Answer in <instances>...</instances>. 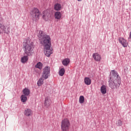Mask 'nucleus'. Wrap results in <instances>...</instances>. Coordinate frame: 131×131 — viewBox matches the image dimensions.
<instances>
[{"label": "nucleus", "mask_w": 131, "mask_h": 131, "mask_svg": "<svg viewBox=\"0 0 131 131\" xmlns=\"http://www.w3.org/2000/svg\"><path fill=\"white\" fill-rule=\"evenodd\" d=\"M38 37L40 42L44 47V53L47 57H50L53 54V49L51 48V38L50 36L45 34L42 31H39Z\"/></svg>", "instance_id": "nucleus-1"}, {"label": "nucleus", "mask_w": 131, "mask_h": 131, "mask_svg": "<svg viewBox=\"0 0 131 131\" xmlns=\"http://www.w3.org/2000/svg\"><path fill=\"white\" fill-rule=\"evenodd\" d=\"M121 83V79L117 73V72L113 70L111 71L110 74V78L108 80V85L112 90H115L117 88H119Z\"/></svg>", "instance_id": "nucleus-2"}, {"label": "nucleus", "mask_w": 131, "mask_h": 131, "mask_svg": "<svg viewBox=\"0 0 131 131\" xmlns=\"http://www.w3.org/2000/svg\"><path fill=\"white\" fill-rule=\"evenodd\" d=\"M23 49L26 55L27 56H32L33 50H34V43L31 40L30 38H28L23 42Z\"/></svg>", "instance_id": "nucleus-3"}, {"label": "nucleus", "mask_w": 131, "mask_h": 131, "mask_svg": "<svg viewBox=\"0 0 131 131\" xmlns=\"http://www.w3.org/2000/svg\"><path fill=\"white\" fill-rule=\"evenodd\" d=\"M70 127V121L67 118L63 119L61 122V128L62 131H68Z\"/></svg>", "instance_id": "nucleus-4"}, {"label": "nucleus", "mask_w": 131, "mask_h": 131, "mask_svg": "<svg viewBox=\"0 0 131 131\" xmlns=\"http://www.w3.org/2000/svg\"><path fill=\"white\" fill-rule=\"evenodd\" d=\"M30 15L34 20H38L40 16V12L37 8H34L30 12Z\"/></svg>", "instance_id": "nucleus-5"}, {"label": "nucleus", "mask_w": 131, "mask_h": 131, "mask_svg": "<svg viewBox=\"0 0 131 131\" xmlns=\"http://www.w3.org/2000/svg\"><path fill=\"white\" fill-rule=\"evenodd\" d=\"M50 71L51 69L50 68V67H46L43 69L42 76L45 79H48V78H49Z\"/></svg>", "instance_id": "nucleus-6"}, {"label": "nucleus", "mask_w": 131, "mask_h": 131, "mask_svg": "<svg viewBox=\"0 0 131 131\" xmlns=\"http://www.w3.org/2000/svg\"><path fill=\"white\" fill-rule=\"evenodd\" d=\"M10 29L0 23V34L2 33H9Z\"/></svg>", "instance_id": "nucleus-7"}, {"label": "nucleus", "mask_w": 131, "mask_h": 131, "mask_svg": "<svg viewBox=\"0 0 131 131\" xmlns=\"http://www.w3.org/2000/svg\"><path fill=\"white\" fill-rule=\"evenodd\" d=\"M119 42L122 45L124 48H126L128 45L127 41L123 37H120L118 39Z\"/></svg>", "instance_id": "nucleus-8"}, {"label": "nucleus", "mask_w": 131, "mask_h": 131, "mask_svg": "<svg viewBox=\"0 0 131 131\" xmlns=\"http://www.w3.org/2000/svg\"><path fill=\"white\" fill-rule=\"evenodd\" d=\"M93 58L95 60V61H97V62L100 61L101 60H102V57H101V55L98 53H95L93 54Z\"/></svg>", "instance_id": "nucleus-9"}, {"label": "nucleus", "mask_w": 131, "mask_h": 131, "mask_svg": "<svg viewBox=\"0 0 131 131\" xmlns=\"http://www.w3.org/2000/svg\"><path fill=\"white\" fill-rule=\"evenodd\" d=\"M32 114H33V112H32V110H31V109L26 108L25 110V115L26 116L29 117V116H32Z\"/></svg>", "instance_id": "nucleus-10"}, {"label": "nucleus", "mask_w": 131, "mask_h": 131, "mask_svg": "<svg viewBox=\"0 0 131 131\" xmlns=\"http://www.w3.org/2000/svg\"><path fill=\"white\" fill-rule=\"evenodd\" d=\"M44 14L43 15V18L44 20H46V21H48L49 19H50L51 17V14H50V12L46 11L44 12Z\"/></svg>", "instance_id": "nucleus-11"}, {"label": "nucleus", "mask_w": 131, "mask_h": 131, "mask_svg": "<svg viewBox=\"0 0 131 131\" xmlns=\"http://www.w3.org/2000/svg\"><path fill=\"white\" fill-rule=\"evenodd\" d=\"M51 99L49 97H46L44 102V106L47 107H49L51 105Z\"/></svg>", "instance_id": "nucleus-12"}, {"label": "nucleus", "mask_w": 131, "mask_h": 131, "mask_svg": "<svg viewBox=\"0 0 131 131\" xmlns=\"http://www.w3.org/2000/svg\"><path fill=\"white\" fill-rule=\"evenodd\" d=\"M100 92L103 95H105L107 93V88L106 85H102L100 88Z\"/></svg>", "instance_id": "nucleus-13"}, {"label": "nucleus", "mask_w": 131, "mask_h": 131, "mask_svg": "<svg viewBox=\"0 0 131 131\" xmlns=\"http://www.w3.org/2000/svg\"><path fill=\"white\" fill-rule=\"evenodd\" d=\"M55 18L57 20H60L61 19V17H62V13L60 11H57L55 13Z\"/></svg>", "instance_id": "nucleus-14"}, {"label": "nucleus", "mask_w": 131, "mask_h": 131, "mask_svg": "<svg viewBox=\"0 0 131 131\" xmlns=\"http://www.w3.org/2000/svg\"><path fill=\"white\" fill-rule=\"evenodd\" d=\"M84 82L86 85H90L92 83V80L89 77H85L84 79Z\"/></svg>", "instance_id": "nucleus-15"}, {"label": "nucleus", "mask_w": 131, "mask_h": 131, "mask_svg": "<svg viewBox=\"0 0 131 131\" xmlns=\"http://www.w3.org/2000/svg\"><path fill=\"white\" fill-rule=\"evenodd\" d=\"M62 63L63 66H68V65H69V63H70V59L69 58H65L63 60Z\"/></svg>", "instance_id": "nucleus-16"}, {"label": "nucleus", "mask_w": 131, "mask_h": 131, "mask_svg": "<svg viewBox=\"0 0 131 131\" xmlns=\"http://www.w3.org/2000/svg\"><path fill=\"white\" fill-rule=\"evenodd\" d=\"M61 9L62 6H61V4L57 3L54 5V10H55V11H61Z\"/></svg>", "instance_id": "nucleus-17"}, {"label": "nucleus", "mask_w": 131, "mask_h": 131, "mask_svg": "<svg viewBox=\"0 0 131 131\" xmlns=\"http://www.w3.org/2000/svg\"><path fill=\"white\" fill-rule=\"evenodd\" d=\"M23 94H24L25 96H29V95H30V90L27 88H25L23 90Z\"/></svg>", "instance_id": "nucleus-18"}, {"label": "nucleus", "mask_w": 131, "mask_h": 131, "mask_svg": "<svg viewBox=\"0 0 131 131\" xmlns=\"http://www.w3.org/2000/svg\"><path fill=\"white\" fill-rule=\"evenodd\" d=\"M43 78L44 77H42V76L38 80L37 84L38 86H41L43 84Z\"/></svg>", "instance_id": "nucleus-19"}, {"label": "nucleus", "mask_w": 131, "mask_h": 131, "mask_svg": "<svg viewBox=\"0 0 131 131\" xmlns=\"http://www.w3.org/2000/svg\"><path fill=\"white\" fill-rule=\"evenodd\" d=\"M21 63H26L28 61V56H24L21 58Z\"/></svg>", "instance_id": "nucleus-20"}, {"label": "nucleus", "mask_w": 131, "mask_h": 131, "mask_svg": "<svg viewBox=\"0 0 131 131\" xmlns=\"http://www.w3.org/2000/svg\"><path fill=\"white\" fill-rule=\"evenodd\" d=\"M21 101L23 103H25L27 101V96L26 95H22L20 97Z\"/></svg>", "instance_id": "nucleus-21"}, {"label": "nucleus", "mask_w": 131, "mask_h": 131, "mask_svg": "<svg viewBox=\"0 0 131 131\" xmlns=\"http://www.w3.org/2000/svg\"><path fill=\"white\" fill-rule=\"evenodd\" d=\"M64 74H65V69L61 68L59 72V75H60V76H63V75H64Z\"/></svg>", "instance_id": "nucleus-22"}, {"label": "nucleus", "mask_w": 131, "mask_h": 131, "mask_svg": "<svg viewBox=\"0 0 131 131\" xmlns=\"http://www.w3.org/2000/svg\"><path fill=\"white\" fill-rule=\"evenodd\" d=\"M79 102L80 104H83L84 102V97L83 96H80L79 98Z\"/></svg>", "instance_id": "nucleus-23"}, {"label": "nucleus", "mask_w": 131, "mask_h": 131, "mask_svg": "<svg viewBox=\"0 0 131 131\" xmlns=\"http://www.w3.org/2000/svg\"><path fill=\"white\" fill-rule=\"evenodd\" d=\"M36 68H38V69H42V64L41 62H38L35 66Z\"/></svg>", "instance_id": "nucleus-24"}, {"label": "nucleus", "mask_w": 131, "mask_h": 131, "mask_svg": "<svg viewBox=\"0 0 131 131\" xmlns=\"http://www.w3.org/2000/svg\"><path fill=\"white\" fill-rule=\"evenodd\" d=\"M121 123H122V122L120 120H119L118 121L117 124H118V125L120 126V125H121Z\"/></svg>", "instance_id": "nucleus-25"}, {"label": "nucleus", "mask_w": 131, "mask_h": 131, "mask_svg": "<svg viewBox=\"0 0 131 131\" xmlns=\"http://www.w3.org/2000/svg\"><path fill=\"white\" fill-rule=\"evenodd\" d=\"M129 38H131V32H130V35L129 36Z\"/></svg>", "instance_id": "nucleus-26"}, {"label": "nucleus", "mask_w": 131, "mask_h": 131, "mask_svg": "<svg viewBox=\"0 0 131 131\" xmlns=\"http://www.w3.org/2000/svg\"><path fill=\"white\" fill-rule=\"evenodd\" d=\"M78 2H81V0H78Z\"/></svg>", "instance_id": "nucleus-27"}]
</instances>
